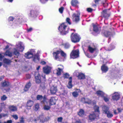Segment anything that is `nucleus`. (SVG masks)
Listing matches in <instances>:
<instances>
[{
	"label": "nucleus",
	"mask_w": 123,
	"mask_h": 123,
	"mask_svg": "<svg viewBox=\"0 0 123 123\" xmlns=\"http://www.w3.org/2000/svg\"><path fill=\"white\" fill-rule=\"evenodd\" d=\"M96 94L98 96H100L102 97H103L105 95V94L103 92L98 91L96 92Z\"/></svg>",
	"instance_id": "nucleus-24"
},
{
	"label": "nucleus",
	"mask_w": 123,
	"mask_h": 123,
	"mask_svg": "<svg viewBox=\"0 0 123 123\" xmlns=\"http://www.w3.org/2000/svg\"><path fill=\"white\" fill-rule=\"evenodd\" d=\"M103 97L105 101L107 102L109 101V99L107 98L104 97V96Z\"/></svg>",
	"instance_id": "nucleus-52"
},
{
	"label": "nucleus",
	"mask_w": 123,
	"mask_h": 123,
	"mask_svg": "<svg viewBox=\"0 0 123 123\" xmlns=\"http://www.w3.org/2000/svg\"><path fill=\"white\" fill-rule=\"evenodd\" d=\"M48 0H40L41 2L43 3H45Z\"/></svg>",
	"instance_id": "nucleus-57"
},
{
	"label": "nucleus",
	"mask_w": 123,
	"mask_h": 123,
	"mask_svg": "<svg viewBox=\"0 0 123 123\" xmlns=\"http://www.w3.org/2000/svg\"><path fill=\"white\" fill-rule=\"evenodd\" d=\"M3 62L4 63L7 64H9L11 62L10 60L6 58L4 59Z\"/></svg>",
	"instance_id": "nucleus-36"
},
{
	"label": "nucleus",
	"mask_w": 123,
	"mask_h": 123,
	"mask_svg": "<svg viewBox=\"0 0 123 123\" xmlns=\"http://www.w3.org/2000/svg\"><path fill=\"white\" fill-rule=\"evenodd\" d=\"M31 86V83L29 82L26 84L24 89V91L23 92H26L28 90L29 88Z\"/></svg>",
	"instance_id": "nucleus-22"
},
{
	"label": "nucleus",
	"mask_w": 123,
	"mask_h": 123,
	"mask_svg": "<svg viewBox=\"0 0 123 123\" xmlns=\"http://www.w3.org/2000/svg\"><path fill=\"white\" fill-rule=\"evenodd\" d=\"M18 26V25L17 24L14 23L12 25V27L13 28H15L16 27Z\"/></svg>",
	"instance_id": "nucleus-55"
},
{
	"label": "nucleus",
	"mask_w": 123,
	"mask_h": 123,
	"mask_svg": "<svg viewBox=\"0 0 123 123\" xmlns=\"http://www.w3.org/2000/svg\"><path fill=\"white\" fill-rule=\"evenodd\" d=\"M3 53H2L3 54ZM4 57V56L2 55V54H0V61H2V59Z\"/></svg>",
	"instance_id": "nucleus-56"
},
{
	"label": "nucleus",
	"mask_w": 123,
	"mask_h": 123,
	"mask_svg": "<svg viewBox=\"0 0 123 123\" xmlns=\"http://www.w3.org/2000/svg\"><path fill=\"white\" fill-rule=\"evenodd\" d=\"M36 12H32V17L35 18L37 16V15L36 14Z\"/></svg>",
	"instance_id": "nucleus-46"
},
{
	"label": "nucleus",
	"mask_w": 123,
	"mask_h": 123,
	"mask_svg": "<svg viewBox=\"0 0 123 123\" xmlns=\"http://www.w3.org/2000/svg\"><path fill=\"white\" fill-rule=\"evenodd\" d=\"M8 114H7L1 113L0 114V119L2 117H7Z\"/></svg>",
	"instance_id": "nucleus-39"
},
{
	"label": "nucleus",
	"mask_w": 123,
	"mask_h": 123,
	"mask_svg": "<svg viewBox=\"0 0 123 123\" xmlns=\"http://www.w3.org/2000/svg\"><path fill=\"white\" fill-rule=\"evenodd\" d=\"M112 99L114 100L117 101L120 98V94L118 92H115L112 94Z\"/></svg>",
	"instance_id": "nucleus-10"
},
{
	"label": "nucleus",
	"mask_w": 123,
	"mask_h": 123,
	"mask_svg": "<svg viewBox=\"0 0 123 123\" xmlns=\"http://www.w3.org/2000/svg\"><path fill=\"white\" fill-rule=\"evenodd\" d=\"M84 53H85V54L88 57H89H89H90L91 56H90V55H89V54L88 53H85V52H84Z\"/></svg>",
	"instance_id": "nucleus-58"
},
{
	"label": "nucleus",
	"mask_w": 123,
	"mask_h": 123,
	"mask_svg": "<svg viewBox=\"0 0 123 123\" xmlns=\"http://www.w3.org/2000/svg\"><path fill=\"white\" fill-rule=\"evenodd\" d=\"M79 50L77 49L72 51L70 55L71 58L74 59L79 56Z\"/></svg>",
	"instance_id": "nucleus-7"
},
{
	"label": "nucleus",
	"mask_w": 123,
	"mask_h": 123,
	"mask_svg": "<svg viewBox=\"0 0 123 123\" xmlns=\"http://www.w3.org/2000/svg\"><path fill=\"white\" fill-rule=\"evenodd\" d=\"M99 107L95 105L94 107L95 110L93 114H91L89 116V119L92 120L94 119L96 117H98L99 114Z\"/></svg>",
	"instance_id": "nucleus-2"
},
{
	"label": "nucleus",
	"mask_w": 123,
	"mask_h": 123,
	"mask_svg": "<svg viewBox=\"0 0 123 123\" xmlns=\"http://www.w3.org/2000/svg\"><path fill=\"white\" fill-rule=\"evenodd\" d=\"M41 86L43 89H44L46 87L45 86H44L43 84H42L41 85Z\"/></svg>",
	"instance_id": "nucleus-60"
},
{
	"label": "nucleus",
	"mask_w": 123,
	"mask_h": 123,
	"mask_svg": "<svg viewBox=\"0 0 123 123\" xmlns=\"http://www.w3.org/2000/svg\"><path fill=\"white\" fill-rule=\"evenodd\" d=\"M9 45H7L5 49H4V50L5 49H7L9 48Z\"/></svg>",
	"instance_id": "nucleus-62"
},
{
	"label": "nucleus",
	"mask_w": 123,
	"mask_h": 123,
	"mask_svg": "<svg viewBox=\"0 0 123 123\" xmlns=\"http://www.w3.org/2000/svg\"><path fill=\"white\" fill-rule=\"evenodd\" d=\"M57 90V89L56 87L52 86L50 88V93L52 94H54L56 93Z\"/></svg>",
	"instance_id": "nucleus-13"
},
{
	"label": "nucleus",
	"mask_w": 123,
	"mask_h": 123,
	"mask_svg": "<svg viewBox=\"0 0 123 123\" xmlns=\"http://www.w3.org/2000/svg\"><path fill=\"white\" fill-rule=\"evenodd\" d=\"M26 108L28 110H30L31 109V100L28 101L26 104Z\"/></svg>",
	"instance_id": "nucleus-27"
},
{
	"label": "nucleus",
	"mask_w": 123,
	"mask_h": 123,
	"mask_svg": "<svg viewBox=\"0 0 123 123\" xmlns=\"http://www.w3.org/2000/svg\"><path fill=\"white\" fill-rule=\"evenodd\" d=\"M39 108V105L38 103H37L35 105L34 109L36 111H37Z\"/></svg>",
	"instance_id": "nucleus-37"
},
{
	"label": "nucleus",
	"mask_w": 123,
	"mask_h": 123,
	"mask_svg": "<svg viewBox=\"0 0 123 123\" xmlns=\"http://www.w3.org/2000/svg\"><path fill=\"white\" fill-rule=\"evenodd\" d=\"M69 81L68 83V87L69 88H71L72 87V77H71L69 78Z\"/></svg>",
	"instance_id": "nucleus-26"
},
{
	"label": "nucleus",
	"mask_w": 123,
	"mask_h": 123,
	"mask_svg": "<svg viewBox=\"0 0 123 123\" xmlns=\"http://www.w3.org/2000/svg\"><path fill=\"white\" fill-rule=\"evenodd\" d=\"M41 52L40 51H38L37 53L36 52L34 49L31 50V55H32V58L33 61L35 62H37L39 60L38 54Z\"/></svg>",
	"instance_id": "nucleus-3"
},
{
	"label": "nucleus",
	"mask_w": 123,
	"mask_h": 123,
	"mask_svg": "<svg viewBox=\"0 0 123 123\" xmlns=\"http://www.w3.org/2000/svg\"><path fill=\"white\" fill-rule=\"evenodd\" d=\"M14 19V18L12 17H9L8 19L9 21H12Z\"/></svg>",
	"instance_id": "nucleus-44"
},
{
	"label": "nucleus",
	"mask_w": 123,
	"mask_h": 123,
	"mask_svg": "<svg viewBox=\"0 0 123 123\" xmlns=\"http://www.w3.org/2000/svg\"><path fill=\"white\" fill-rule=\"evenodd\" d=\"M4 123H12V121L11 120H8L6 122H4Z\"/></svg>",
	"instance_id": "nucleus-53"
},
{
	"label": "nucleus",
	"mask_w": 123,
	"mask_h": 123,
	"mask_svg": "<svg viewBox=\"0 0 123 123\" xmlns=\"http://www.w3.org/2000/svg\"><path fill=\"white\" fill-rule=\"evenodd\" d=\"M9 85V83L8 82L5 81L2 83V86H8Z\"/></svg>",
	"instance_id": "nucleus-38"
},
{
	"label": "nucleus",
	"mask_w": 123,
	"mask_h": 123,
	"mask_svg": "<svg viewBox=\"0 0 123 123\" xmlns=\"http://www.w3.org/2000/svg\"><path fill=\"white\" fill-rule=\"evenodd\" d=\"M67 28V27L65 24L62 23L59 26L58 29L62 34H66L68 32V30H66Z\"/></svg>",
	"instance_id": "nucleus-4"
},
{
	"label": "nucleus",
	"mask_w": 123,
	"mask_h": 123,
	"mask_svg": "<svg viewBox=\"0 0 123 123\" xmlns=\"http://www.w3.org/2000/svg\"><path fill=\"white\" fill-rule=\"evenodd\" d=\"M78 78L80 79H83L85 78V77L84 74L82 73H80L78 76Z\"/></svg>",
	"instance_id": "nucleus-29"
},
{
	"label": "nucleus",
	"mask_w": 123,
	"mask_h": 123,
	"mask_svg": "<svg viewBox=\"0 0 123 123\" xmlns=\"http://www.w3.org/2000/svg\"><path fill=\"white\" fill-rule=\"evenodd\" d=\"M110 16V14L107 13L106 10H104L102 12V16L103 17L105 18H107Z\"/></svg>",
	"instance_id": "nucleus-18"
},
{
	"label": "nucleus",
	"mask_w": 123,
	"mask_h": 123,
	"mask_svg": "<svg viewBox=\"0 0 123 123\" xmlns=\"http://www.w3.org/2000/svg\"><path fill=\"white\" fill-rule=\"evenodd\" d=\"M85 103L88 104H91V100L88 98H86L85 100Z\"/></svg>",
	"instance_id": "nucleus-40"
},
{
	"label": "nucleus",
	"mask_w": 123,
	"mask_h": 123,
	"mask_svg": "<svg viewBox=\"0 0 123 123\" xmlns=\"http://www.w3.org/2000/svg\"><path fill=\"white\" fill-rule=\"evenodd\" d=\"M12 117L16 120H17L18 118V116L16 115H12Z\"/></svg>",
	"instance_id": "nucleus-51"
},
{
	"label": "nucleus",
	"mask_w": 123,
	"mask_h": 123,
	"mask_svg": "<svg viewBox=\"0 0 123 123\" xmlns=\"http://www.w3.org/2000/svg\"><path fill=\"white\" fill-rule=\"evenodd\" d=\"M43 102L44 103V104L43 107V109L44 110H49L50 108V107L49 106L45 104V103H47V102L46 101V98H43Z\"/></svg>",
	"instance_id": "nucleus-17"
},
{
	"label": "nucleus",
	"mask_w": 123,
	"mask_h": 123,
	"mask_svg": "<svg viewBox=\"0 0 123 123\" xmlns=\"http://www.w3.org/2000/svg\"><path fill=\"white\" fill-rule=\"evenodd\" d=\"M35 76L36 82L38 83H40L41 82V78L38 72H37L35 73Z\"/></svg>",
	"instance_id": "nucleus-11"
},
{
	"label": "nucleus",
	"mask_w": 123,
	"mask_h": 123,
	"mask_svg": "<svg viewBox=\"0 0 123 123\" xmlns=\"http://www.w3.org/2000/svg\"><path fill=\"white\" fill-rule=\"evenodd\" d=\"M41 63L42 65H44L46 63V62L44 61H42L41 62Z\"/></svg>",
	"instance_id": "nucleus-64"
},
{
	"label": "nucleus",
	"mask_w": 123,
	"mask_h": 123,
	"mask_svg": "<svg viewBox=\"0 0 123 123\" xmlns=\"http://www.w3.org/2000/svg\"><path fill=\"white\" fill-rule=\"evenodd\" d=\"M66 21L69 25H71V23L70 22V19L69 18H67L66 19Z\"/></svg>",
	"instance_id": "nucleus-42"
},
{
	"label": "nucleus",
	"mask_w": 123,
	"mask_h": 123,
	"mask_svg": "<svg viewBox=\"0 0 123 123\" xmlns=\"http://www.w3.org/2000/svg\"><path fill=\"white\" fill-rule=\"evenodd\" d=\"M4 54V55L7 56L9 57H11L12 56L13 54V53L10 52L8 50H7Z\"/></svg>",
	"instance_id": "nucleus-23"
},
{
	"label": "nucleus",
	"mask_w": 123,
	"mask_h": 123,
	"mask_svg": "<svg viewBox=\"0 0 123 123\" xmlns=\"http://www.w3.org/2000/svg\"><path fill=\"white\" fill-rule=\"evenodd\" d=\"M62 117H59L58 119V121L59 122H61L62 121Z\"/></svg>",
	"instance_id": "nucleus-54"
},
{
	"label": "nucleus",
	"mask_w": 123,
	"mask_h": 123,
	"mask_svg": "<svg viewBox=\"0 0 123 123\" xmlns=\"http://www.w3.org/2000/svg\"><path fill=\"white\" fill-rule=\"evenodd\" d=\"M60 53V50H58L56 51L53 52V57L55 60L59 61H62L63 59L59 55Z\"/></svg>",
	"instance_id": "nucleus-5"
},
{
	"label": "nucleus",
	"mask_w": 123,
	"mask_h": 123,
	"mask_svg": "<svg viewBox=\"0 0 123 123\" xmlns=\"http://www.w3.org/2000/svg\"><path fill=\"white\" fill-rule=\"evenodd\" d=\"M73 33H72L71 39L72 41L74 43H76L79 41L80 38L79 35L77 34H75L73 35Z\"/></svg>",
	"instance_id": "nucleus-6"
},
{
	"label": "nucleus",
	"mask_w": 123,
	"mask_h": 123,
	"mask_svg": "<svg viewBox=\"0 0 123 123\" xmlns=\"http://www.w3.org/2000/svg\"><path fill=\"white\" fill-rule=\"evenodd\" d=\"M42 119H39L38 118L35 119L34 120V121L36 123H37L38 122H41L43 123L45 121V120L44 118L42 117Z\"/></svg>",
	"instance_id": "nucleus-20"
},
{
	"label": "nucleus",
	"mask_w": 123,
	"mask_h": 123,
	"mask_svg": "<svg viewBox=\"0 0 123 123\" xmlns=\"http://www.w3.org/2000/svg\"><path fill=\"white\" fill-rule=\"evenodd\" d=\"M93 31L96 32H97L98 31V26L96 25L93 24Z\"/></svg>",
	"instance_id": "nucleus-34"
},
{
	"label": "nucleus",
	"mask_w": 123,
	"mask_h": 123,
	"mask_svg": "<svg viewBox=\"0 0 123 123\" xmlns=\"http://www.w3.org/2000/svg\"><path fill=\"white\" fill-rule=\"evenodd\" d=\"M87 11L88 12H91L92 11V9L91 8H88L87 9Z\"/></svg>",
	"instance_id": "nucleus-59"
},
{
	"label": "nucleus",
	"mask_w": 123,
	"mask_h": 123,
	"mask_svg": "<svg viewBox=\"0 0 123 123\" xmlns=\"http://www.w3.org/2000/svg\"><path fill=\"white\" fill-rule=\"evenodd\" d=\"M43 98V97L42 95H38L37 96V99L39 100H41Z\"/></svg>",
	"instance_id": "nucleus-41"
},
{
	"label": "nucleus",
	"mask_w": 123,
	"mask_h": 123,
	"mask_svg": "<svg viewBox=\"0 0 123 123\" xmlns=\"http://www.w3.org/2000/svg\"><path fill=\"white\" fill-rule=\"evenodd\" d=\"M108 67L105 65H103L101 67V69L103 72L105 73L108 70Z\"/></svg>",
	"instance_id": "nucleus-21"
},
{
	"label": "nucleus",
	"mask_w": 123,
	"mask_h": 123,
	"mask_svg": "<svg viewBox=\"0 0 123 123\" xmlns=\"http://www.w3.org/2000/svg\"><path fill=\"white\" fill-rule=\"evenodd\" d=\"M69 76V75L68 74L66 73L64 74V77L66 78H68Z\"/></svg>",
	"instance_id": "nucleus-48"
},
{
	"label": "nucleus",
	"mask_w": 123,
	"mask_h": 123,
	"mask_svg": "<svg viewBox=\"0 0 123 123\" xmlns=\"http://www.w3.org/2000/svg\"><path fill=\"white\" fill-rule=\"evenodd\" d=\"M60 54L62 57V58L63 59L62 60V61H64L65 59L67 57V54L63 51L61 50H60Z\"/></svg>",
	"instance_id": "nucleus-16"
},
{
	"label": "nucleus",
	"mask_w": 123,
	"mask_h": 123,
	"mask_svg": "<svg viewBox=\"0 0 123 123\" xmlns=\"http://www.w3.org/2000/svg\"><path fill=\"white\" fill-rule=\"evenodd\" d=\"M20 123H24V118L22 117H21L20 118Z\"/></svg>",
	"instance_id": "nucleus-49"
},
{
	"label": "nucleus",
	"mask_w": 123,
	"mask_h": 123,
	"mask_svg": "<svg viewBox=\"0 0 123 123\" xmlns=\"http://www.w3.org/2000/svg\"><path fill=\"white\" fill-rule=\"evenodd\" d=\"M9 110L12 111H17V108L14 105H10L8 107Z\"/></svg>",
	"instance_id": "nucleus-19"
},
{
	"label": "nucleus",
	"mask_w": 123,
	"mask_h": 123,
	"mask_svg": "<svg viewBox=\"0 0 123 123\" xmlns=\"http://www.w3.org/2000/svg\"><path fill=\"white\" fill-rule=\"evenodd\" d=\"M25 56L27 58H31V51H28L25 53Z\"/></svg>",
	"instance_id": "nucleus-28"
},
{
	"label": "nucleus",
	"mask_w": 123,
	"mask_h": 123,
	"mask_svg": "<svg viewBox=\"0 0 123 123\" xmlns=\"http://www.w3.org/2000/svg\"><path fill=\"white\" fill-rule=\"evenodd\" d=\"M80 13L79 12L77 13H73L72 15V18L73 21L75 22L78 21L80 20Z\"/></svg>",
	"instance_id": "nucleus-9"
},
{
	"label": "nucleus",
	"mask_w": 123,
	"mask_h": 123,
	"mask_svg": "<svg viewBox=\"0 0 123 123\" xmlns=\"http://www.w3.org/2000/svg\"><path fill=\"white\" fill-rule=\"evenodd\" d=\"M84 114V111L82 109H80L78 113V115L80 116H83Z\"/></svg>",
	"instance_id": "nucleus-32"
},
{
	"label": "nucleus",
	"mask_w": 123,
	"mask_h": 123,
	"mask_svg": "<svg viewBox=\"0 0 123 123\" xmlns=\"http://www.w3.org/2000/svg\"><path fill=\"white\" fill-rule=\"evenodd\" d=\"M117 111H118V113L119 112H121L122 111V109L120 108H118L117 109Z\"/></svg>",
	"instance_id": "nucleus-61"
},
{
	"label": "nucleus",
	"mask_w": 123,
	"mask_h": 123,
	"mask_svg": "<svg viewBox=\"0 0 123 123\" xmlns=\"http://www.w3.org/2000/svg\"><path fill=\"white\" fill-rule=\"evenodd\" d=\"M80 91V90H79L78 92L76 91L73 92L72 95L73 96L75 97H76L78 96L79 95L78 92H79Z\"/></svg>",
	"instance_id": "nucleus-35"
},
{
	"label": "nucleus",
	"mask_w": 123,
	"mask_h": 123,
	"mask_svg": "<svg viewBox=\"0 0 123 123\" xmlns=\"http://www.w3.org/2000/svg\"><path fill=\"white\" fill-rule=\"evenodd\" d=\"M111 34V33L108 31H105L104 33V35L106 37L110 36Z\"/></svg>",
	"instance_id": "nucleus-33"
},
{
	"label": "nucleus",
	"mask_w": 123,
	"mask_h": 123,
	"mask_svg": "<svg viewBox=\"0 0 123 123\" xmlns=\"http://www.w3.org/2000/svg\"><path fill=\"white\" fill-rule=\"evenodd\" d=\"M64 47L65 48H68L70 46L69 45L68 43H66L64 45Z\"/></svg>",
	"instance_id": "nucleus-50"
},
{
	"label": "nucleus",
	"mask_w": 123,
	"mask_h": 123,
	"mask_svg": "<svg viewBox=\"0 0 123 123\" xmlns=\"http://www.w3.org/2000/svg\"><path fill=\"white\" fill-rule=\"evenodd\" d=\"M71 3L72 6H75L78 3V2L77 0H72L71 1Z\"/></svg>",
	"instance_id": "nucleus-31"
},
{
	"label": "nucleus",
	"mask_w": 123,
	"mask_h": 123,
	"mask_svg": "<svg viewBox=\"0 0 123 123\" xmlns=\"http://www.w3.org/2000/svg\"><path fill=\"white\" fill-rule=\"evenodd\" d=\"M105 114L107 115V117L109 118H111L113 116L112 113L109 111Z\"/></svg>",
	"instance_id": "nucleus-25"
},
{
	"label": "nucleus",
	"mask_w": 123,
	"mask_h": 123,
	"mask_svg": "<svg viewBox=\"0 0 123 123\" xmlns=\"http://www.w3.org/2000/svg\"><path fill=\"white\" fill-rule=\"evenodd\" d=\"M52 67L48 66H46L43 68V73L46 74H49L51 72Z\"/></svg>",
	"instance_id": "nucleus-8"
},
{
	"label": "nucleus",
	"mask_w": 123,
	"mask_h": 123,
	"mask_svg": "<svg viewBox=\"0 0 123 123\" xmlns=\"http://www.w3.org/2000/svg\"><path fill=\"white\" fill-rule=\"evenodd\" d=\"M63 9L64 8L63 7H62L59 9V11L61 13H62Z\"/></svg>",
	"instance_id": "nucleus-45"
},
{
	"label": "nucleus",
	"mask_w": 123,
	"mask_h": 123,
	"mask_svg": "<svg viewBox=\"0 0 123 123\" xmlns=\"http://www.w3.org/2000/svg\"><path fill=\"white\" fill-rule=\"evenodd\" d=\"M2 106H0V113L1 112L2 109V107L5 106L6 105L4 103L1 104Z\"/></svg>",
	"instance_id": "nucleus-43"
},
{
	"label": "nucleus",
	"mask_w": 123,
	"mask_h": 123,
	"mask_svg": "<svg viewBox=\"0 0 123 123\" xmlns=\"http://www.w3.org/2000/svg\"><path fill=\"white\" fill-rule=\"evenodd\" d=\"M58 66H59V67L58 68V69L57 70V72L56 73L58 75H59L61 74V72L62 71L63 69V66L62 65H58Z\"/></svg>",
	"instance_id": "nucleus-14"
},
{
	"label": "nucleus",
	"mask_w": 123,
	"mask_h": 123,
	"mask_svg": "<svg viewBox=\"0 0 123 123\" xmlns=\"http://www.w3.org/2000/svg\"><path fill=\"white\" fill-rule=\"evenodd\" d=\"M57 99L55 98L52 97L49 99V103L50 105H55L56 104Z\"/></svg>",
	"instance_id": "nucleus-12"
},
{
	"label": "nucleus",
	"mask_w": 123,
	"mask_h": 123,
	"mask_svg": "<svg viewBox=\"0 0 123 123\" xmlns=\"http://www.w3.org/2000/svg\"><path fill=\"white\" fill-rule=\"evenodd\" d=\"M16 48L13 49V54L16 56L17 57L20 54L19 51L22 52L24 49V46L23 43L21 42H19L17 43L16 46Z\"/></svg>",
	"instance_id": "nucleus-1"
},
{
	"label": "nucleus",
	"mask_w": 123,
	"mask_h": 123,
	"mask_svg": "<svg viewBox=\"0 0 123 123\" xmlns=\"http://www.w3.org/2000/svg\"><path fill=\"white\" fill-rule=\"evenodd\" d=\"M88 50L91 53H92L96 50V48L92 45H90L88 46Z\"/></svg>",
	"instance_id": "nucleus-15"
},
{
	"label": "nucleus",
	"mask_w": 123,
	"mask_h": 123,
	"mask_svg": "<svg viewBox=\"0 0 123 123\" xmlns=\"http://www.w3.org/2000/svg\"><path fill=\"white\" fill-rule=\"evenodd\" d=\"M103 110L104 112L105 113L109 111V108L106 106H104L102 107Z\"/></svg>",
	"instance_id": "nucleus-30"
},
{
	"label": "nucleus",
	"mask_w": 123,
	"mask_h": 123,
	"mask_svg": "<svg viewBox=\"0 0 123 123\" xmlns=\"http://www.w3.org/2000/svg\"><path fill=\"white\" fill-rule=\"evenodd\" d=\"M7 98V97L5 95H4L1 97V99L2 100H5Z\"/></svg>",
	"instance_id": "nucleus-47"
},
{
	"label": "nucleus",
	"mask_w": 123,
	"mask_h": 123,
	"mask_svg": "<svg viewBox=\"0 0 123 123\" xmlns=\"http://www.w3.org/2000/svg\"><path fill=\"white\" fill-rule=\"evenodd\" d=\"M42 77H43L44 80H45V75H42Z\"/></svg>",
	"instance_id": "nucleus-63"
}]
</instances>
